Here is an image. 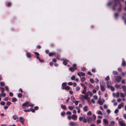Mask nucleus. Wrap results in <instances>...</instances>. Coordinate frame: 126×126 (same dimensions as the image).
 <instances>
[{
    "label": "nucleus",
    "mask_w": 126,
    "mask_h": 126,
    "mask_svg": "<svg viewBox=\"0 0 126 126\" xmlns=\"http://www.w3.org/2000/svg\"><path fill=\"white\" fill-rule=\"evenodd\" d=\"M117 0H113V1L110 2L107 4L108 6H111L113 10H115V8L117 5Z\"/></svg>",
    "instance_id": "obj_1"
},
{
    "label": "nucleus",
    "mask_w": 126,
    "mask_h": 126,
    "mask_svg": "<svg viewBox=\"0 0 126 126\" xmlns=\"http://www.w3.org/2000/svg\"><path fill=\"white\" fill-rule=\"evenodd\" d=\"M101 90L102 92L105 91V89L106 86L105 83L102 80L100 81Z\"/></svg>",
    "instance_id": "obj_2"
},
{
    "label": "nucleus",
    "mask_w": 126,
    "mask_h": 126,
    "mask_svg": "<svg viewBox=\"0 0 126 126\" xmlns=\"http://www.w3.org/2000/svg\"><path fill=\"white\" fill-rule=\"evenodd\" d=\"M70 126H78L79 125L77 123H75L73 122H70L69 123Z\"/></svg>",
    "instance_id": "obj_3"
},
{
    "label": "nucleus",
    "mask_w": 126,
    "mask_h": 126,
    "mask_svg": "<svg viewBox=\"0 0 126 126\" xmlns=\"http://www.w3.org/2000/svg\"><path fill=\"white\" fill-rule=\"evenodd\" d=\"M107 87L108 88H110L111 90L112 91H113L114 90V89L113 87L109 85V82H107Z\"/></svg>",
    "instance_id": "obj_4"
},
{
    "label": "nucleus",
    "mask_w": 126,
    "mask_h": 126,
    "mask_svg": "<svg viewBox=\"0 0 126 126\" xmlns=\"http://www.w3.org/2000/svg\"><path fill=\"white\" fill-rule=\"evenodd\" d=\"M121 77L120 76H117L116 77V80L118 82H119L121 80Z\"/></svg>",
    "instance_id": "obj_5"
},
{
    "label": "nucleus",
    "mask_w": 126,
    "mask_h": 126,
    "mask_svg": "<svg viewBox=\"0 0 126 126\" xmlns=\"http://www.w3.org/2000/svg\"><path fill=\"white\" fill-rule=\"evenodd\" d=\"M77 116L76 115L73 114L72 116V119L74 120H76L77 119Z\"/></svg>",
    "instance_id": "obj_6"
},
{
    "label": "nucleus",
    "mask_w": 126,
    "mask_h": 126,
    "mask_svg": "<svg viewBox=\"0 0 126 126\" xmlns=\"http://www.w3.org/2000/svg\"><path fill=\"white\" fill-rule=\"evenodd\" d=\"M67 84L65 82H64L62 84V88L63 90H64V87H65V86Z\"/></svg>",
    "instance_id": "obj_7"
},
{
    "label": "nucleus",
    "mask_w": 126,
    "mask_h": 126,
    "mask_svg": "<svg viewBox=\"0 0 126 126\" xmlns=\"http://www.w3.org/2000/svg\"><path fill=\"white\" fill-rule=\"evenodd\" d=\"M119 125L121 126H126V124L125 123H123V122L121 121L119 122Z\"/></svg>",
    "instance_id": "obj_8"
},
{
    "label": "nucleus",
    "mask_w": 126,
    "mask_h": 126,
    "mask_svg": "<svg viewBox=\"0 0 126 126\" xmlns=\"http://www.w3.org/2000/svg\"><path fill=\"white\" fill-rule=\"evenodd\" d=\"M85 95V96L86 97V99H89V98H88V96H89V92H88H88H86L85 94H84Z\"/></svg>",
    "instance_id": "obj_9"
},
{
    "label": "nucleus",
    "mask_w": 126,
    "mask_h": 126,
    "mask_svg": "<svg viewBox=\"0 0 126 126\" xmlns=\"http://www.w3.org/2000/svg\"><path fill=\"white\" fill-rule=\"evenodd\" d=\"M103 122L104 123L105 125H108V121L107 120L105 119H103Z\"/></svg>",
    "instance_id": "obj_10"
},
{
    "label": "nucleus",
    "mask_w": 126,
    "mask_h": 126,
    "mask_svg": "<svg viewBox=\"0 0 126 126\" xmlns=\"http://www.w3.org/2000/svg\"><path fill=\"white\" fill-rule=\"evenodd\" d=\"M19 119L21 123L22 124H24V118L21 117H20Z\"/></svg>",
    "instance_id": "obj_11"
},
{
    "label": "nucleus",
    "mask_w": 126,
    "mask_h": 126,
    "mask_svg": "<svg viewBox=\"0 0 126 126\" xmlns=\"http://www.w3.org/2000/svg\"><path fill=\"white\" fill-rule=\"evenodd\" d=\"M124 105V104L123 103H121L120 104L118 105V108L119 109H120Z\"/></svg>",
    "instance_id": "obj_12"
},
{
    "label": "nucleus",
    "mask_w": 126,
    "mask_h": 126,
    "mask_svg": "<svg viewBox=\"0 0 126 126\" xmlns=\"http://www.w3.org/2000/svg\"><path fill=\"white\" fill-rule=\"evenodd\" d=\"M87 90V87H84V89L83 90V91L82 92V93L84 94L86 93Z\"/></svg>",
    "instance_id": "obj_13"
},
{
    "label": "nucleus",
    "mask_w": 126,
    "mask_h": 126,
    "mask_svg": "<svg viewBox=\"0 0 126 126\" xmlns=\"http://www.w3.org/2000/svg\"><path fill=\"white\" fill-rule=\"evenodd\" d=\"M122 65L124 66H126V63L125 61L123 59L122 60Z\"/></svg>",
    "instance_id": "obj_14"
},
{
    "label": "nucleus",
    "mask_w": 126,
    "mask_h": 126,
    "mask_svg": "<svg viewBox=\"0 0 126 126\" xmlns=\"http://www.w3.org/2000/svg\"><path fill=\"white\" fill-rule=\"evenodd\" d=\"M122 6L120 4V6L119 7L118 9V12H120L121 11L122 9Z\"/></svg>",
    "instance_id": "obj_15"
},
{
    "label": "nucleus",
    "mask_w": 126,
    "mask_h": 126,
    "mask_svg": "<svg viewBox=\"0 0 126 126\" xmlns=\"http://www.w3.org/2000/svg\"><path fill=\"white\" fill-rule=\"evenodd\" d=\"M18 116L17 115H15L13 116V118L14 119L16 120L18 118Z\"/></svg>",
    "instance_id": "obj_16"
},
{
    "label": "nucleus",
    "mask_w": 126,
    "mask_h": 126,
    "mask_svg": "<svg viewBox=\"0 0 126 126\" xmlns=\"http://www.w3.org/2000/svg\"><path fill=\"white\" fill-rule=\"evenodd\" d=\"M83 110L84 111L86 112L88 110V107L86 106L83 108Z\"/></svg>",
    "instance_id": "obj_17"
},
{
    "label": "nucleus",
    "mask_w": 126,
    "mask_h": 126,
    "mask_svg": "<svg viewBox=\"0 0 126 126\" xmlns=\"http://www.w3.org/2000/svg\"><path fill=\"white\" fill-rule=\"evenodd\" d=\"M61 107L62 109L64 110H65L66 108V106L63 104L61 105Z\"/></svg>",
    "instance_id": "obj_18"
},
{
    "label": "nucleus",
    "mask_w": 126,
    "mask_h": 126,
    "mask_svg": "<svg viewBox=\"0 0 126 126\" xmlns=\"http://www.w3.org/2000/svg\"><path fill=\"white\" fill-rule=\"evenodd\" d=\"M29 103V102H26L24 103L22 105V106L23 107H25Z\"/></svg>",
    "instance_id": "obj_19"
},
{
    "label": "nucleus",
    "mask_w": 126,
    "mask_h": 126,
    "mask_svg": "<svg viewBox=\"0 0 126 126\" xmlns=\"http://www.w3.org/2000/svg\"><path fill=\"white\" fill-rule=\"evenodd\" d=\"M69 70L71 71L72 72H73L75 70L74 68L72 67H71L69 68Z\"/></svg>",
    "instance_id": "obj_20"
},
{
    "label": "nucleus",
    "mask_w": 126,
    "mask_h": 126,
    "mask_svg": "<svg viewBox=\"0 0 126 126\" xmlns=\"http://www.w3.org/2000/svg\"><path fill=\"white\" fill-rule=\"evenodd\" d=\"M87 119L88 120V122L92 121V119L91 117H88L87 118Z\"/></svg>",
    "instance_id": "obj_21"
},
{
    "label": "nucleus",
    "mask_w": 126,
    "mask_h": 126,
    "mask_svg": "<svg viewBox=\"0 0 126 126\" xmlns=\"http://www.w3.org/2000/svg\"><path fill=\"white\" fill-rule=\"evenodd\" d=\"M26 56L28 58H30L31 57V55L30 53L29 52H27L26 53Z\"/></svg>",
    "instance_id": "obj_22"
},
{
    "label": "nucleus",
    "mask_w": 126,
    "mask_h": 126,
    "mask_svg": "<svg viewBox=\"0 0 126 126\" xmlns=\"http://www.w3.org/2000/svg\"><path fill=\"white\" fill-rule=\"evenodd\" d=\"M71 99L73 103L75 102V98L74 97L72 96L71 97Z\"/></svg>",
    "instance_id": "obj_23"
},
{
    "label": "nucleus",
    "mask_w": 126,
    "mask_h": 126,
    "mask_svg": "<svg viewBox=\"0 0 126 126\" xmlns=\"http://www.w3.org/2000/svg\"><path fill=\"white\" fill-rule=\"evenodd\" d=\"M17 99L16 98H12V101L13 102H15L17 101Z\"/></svg>",
    "instance_id": "obj_24"
},
{
    "label": "nucleus",
    "mask_w": 126,
    "mask_h": 126,
    "mask_svg": "<svg viewBox=\"0 0 126 126\" xmlns=\"http://www.w3.org/2000/svg\"><path fill=\"white\" fill-rule=\"evenodd\" d=\"M98 102V103L100 105H102L103 104V102L101 100H99Z\"/></svg>",
    "instance_id": "obj_25"
},
{
    "label": "nucleus",
    "mask_w": 126,
    "mask_h": 126,
    "mask_svg": "<svg viewBox=\"0 0 126 126\" xmlns=\"http://www.w3.org/2000/svg\"><path fill=\"white\" fill-rule=\"evenodd\" d=\"M120 95L121 97H125V95L124 94L122 93H120Z\"/></svg>",
    "instance_id": "obj_26"
},
{
    "label": "nucleus",
    "mask_w": 126,
    "mask_h": 126,
    "mask_svg": "<svg viewBox=\"0 0 126 126\" xmlns=\"http://www.w3.org/2000/svg\"><path fill=\"white\" fill-rule=\"evenodd\" d=\"M125 18H126V13L124 14L122 17V18L123 19H124Z\"/></svg>",
    "instance_id": "obj_27"
},
{
    "label": "nucleus",
    "mask_w": 126,
    "mask_h": 126,
    "mask_svg": "<svg viewBox=\"0 0 126 126\" xmlns=\"http://www.w3.org/2000/svg\"><path fill=\"white\" fill-rule=\"evenodd\" d=\"M68 109L71 110H73L74 108L72 107L71 106H69L68 107Z\"/></svg>",
    "instance_id": "obj_28"
},
{
    "label": "nucleus",
    "mask_w": 126,
    "mask_h": 126,
    "mask_svg": "<svg viewBox=\"0 0 126 126\" xmlns=\"http://www.w3.org/2000/svg\"><path fill=\"white\" fill-rule=\"evenodd\" d=\"M67 61L65 60L63 62V64L64 65H66L67 64Z\"/></svg>",
    "instance_id": "obj_29"
},
{
    "label": "nucleus",
    "mask_w": 126,
    "mask_h": 126,
    "mask_svg": "<svg viewBox=\"0 0 126 126\" xmlns=\"http://www.w3.org/2000/svg\"><path fill=\"white\" fill-rule=\"evenodd\" d=\"M110 79V78L109 77V76H107L106 77V78H105V79L106 80H107V82H109L108 81Z\"/></svg>",
    "instance_id": "obj_30"
},
{
    "label": "nucleus",
    "mask_w": 126,
    "mask_h": 126,
    "mask_svg": "<svg viewBox=\"0 0 126 126\" xmlns=\"http://www.w3.org/2000/svg\"><path fill=\"white\" fill-rule=\"evenodd\" d=\"M64 89L67 90H69L70 89V87L69 86H66L64 88Z\"/></svg>",
    "instance_id": "obj_31"
},
{
    "label": "nucleus",
    "mask_w": 126,
    "mask_h": 126,
    "mask_svg": "<svg viewBox=\"0 0 126 126\" xmlns=\"http://www.w3.org/2000/svg\"><path fill=\"white\" fill-rule=\"evenodd\" d=\"M118 74L117 72L116 71H113V74L114 75H117Z\"/></svg>",
    "instance_id": "obj_32"
},
{
    "label": "nucleus",
    "mask_w": 126,
    "mask_h": 126,
    "mask_svg": "<svg viewBox=\"0 0 126 126\" xmlns=\"http://www.w3.org/2000/svg\"><path fill=\"white\" fill-rule=\"evenodd\" d=\"M87 114L88 115H92V113L91 111H89L87 113Z\"/></svg>",
    "instance_id": "obj_33"
},
{
    "label": "nucleus",
    "mask_w": 126,
    "mask_h": 126,
    "mask_svg": "<svg viewBox=\"0 0 126 126\" xmlns=\"http://www.w3.org/2000/svg\"><path fill=\"white\" fill-rule=\"evenodd\" d=\"M115 123L114 121H112L110 122V125L113 126L114 124Z\"/></svg>",
    "instance_id": "obj_34"
},
{
    "label": "nucleus",
    "mask_w": 126,
    "mask_h": 126,
    "mask_svg": "<svg viewBox=\"0 0 126 126\" xmlns=\"http://www.w3.org/2000/svg\"><path fill=\"white\" fill-rule=\"evenodd\" d=\"M90 81L92 83H93L94 82V80L93 79H90Z\"/></svg>",
    "instance_id": "obj_35"
},
{
    "label": "nucleus",
    "mask_w": 126,
    "mask_h": 126,
    "mask_svg": "<svg viewBox=\"0 0 126 126\" xmlns=\"http://www.w3.org/2000/svg\"><path fill=\"white\" fill-rule=\"evenodd\" d=\"M80 88L79 86H77L76 88V91H78L80 90Z\"/></svg>",
    "instance_id": "obj_36"
},
{
    "label": "nucleus",
    "mask_w": 126,
    "mask_h": 126,
    "mask_svg": "<svg viewBox=\"0 0 126 126\" xmlns=\"http://www.w3.org/2000/svg\"><path fill=\"white\" fill-rule=\"evenodd\" d=\"M4 82H0V85L1 86H4Z\"/></svg>",
    "instance_id": "obj_37"
},
{
    "label": "nucleus",
    "mask_w": 126,
    "mask_h": 126,
    "mask_svg": "<svg viewBox=\"0 0 126 126\" xmlns=\"http://www.w3.org/2000/svg\"><path fill=\"white\" fill-rule=\"evenodd\" d=\"M97 114H100V115H102V114H103L102 112L100 110H99L98 111V113H97Z\"/></svg>",
    "instance_id": "obj_38"
},
{
    "label": "nucleus",
    "mask_w": 126,
    "mask_h": 126,
    "mask_svg": "<svg viewBox=\"0 0 126 126\" xmlns=\"http://www.w3.org/2000/svg\"><path fill=\"white\" fill-rule=\"evenodd\" d=\"M5 89L6 91H8V92H9V88L7 86H5Z\"/></svg>",
    "instance_id": "obj_39"
},
{
    "label": "nucleus",
    "mask_w": 126,
    "mask_h": 126,
    "mask_svg": "<svg viewBox=\"0 0 126 126\" xmlns=\"http://www.w3.org/2000/svg\"><path fill=\"white\" fill-rule=\"evenodd\" d=\"M119 16L118 14L117 13H116L114 15V17L115 18H117Z\"/></svg>",
    "instance_id": "obj_40"
},
{
    "label": "nucleus",
    "mask_w": 126,
    "mask_h": 126,
    "mask_svg": "<svg viewBox=\"0 0 126 126\" xmlns=\"http://www.w3.org/2000/svg\"><path fill=\"white\" fill-rule=\"evenodd\" d=\"M22 96V94L21 93H19L18 94V97L20 98Z\"/></svg>",
    "instance_id": "obj_41"
},
{
    "label": "nucleus",
    "mask_w": 126,
    "mask_h": 126,
    "mask_svg": "<svg viewBox=\"0 0 126 126\" xmlns=\"http://www.w3.org/2000/svg\"><path fill=\"white\" fill-rule=\"evenodd\" d=\"M1 94V96L3 97H5L6 96V94L4 93H2Z\"/></svg>",
    "instance_id": "obj_42"
},
{
    "label": "nucleus",
    "mask_w": 126,
    "mask_h": 126,
    "mask_svg": "<svg viewBox=\"0 0 126 126\" xmlns=\"http://www.w3.org/2000/svg\"><path fill=\"white\" fill-rule=\"evenodd\" d=\"M88 92H89V94L90 96H91L93 95V94L92 92L89 91H88Z\"/></svg>",
    "instance_id": "obj_43"
},
{
    "label": "nucleus",
    "mask_w": 126,
    "mask_h": 126,
    "mask_svg": "<svg viewBox=\"0 0 126 126\" xmlns=\"http://www.w3.org/2000/svg\"><path fill=\"white\" fill-rule=\"evenodd\" d=\"M85 80V78L84 77H83L81 79V80L83 82Z\"/></svg>",
    "instance_id": "obj_44"
},
{
    "label": "nucleus",
    "mask_w": 126,
    "mask_h": 126,
    "mask_svg": "<svg viewBox=\"0 0 126 126\" xmlns=\"http://www.w3.org/2000/svg\"><path fill=\"white\" fill-rule=\"evenodd\" d=\"M93 97L94 99L95 100L97 99L98 98L97 96L96 95H94L93 96Z\"/></svg>",
    "instance_id": "obj_45"
},
{
    "label": "nucleus",
    "mask_w": 126,
    "mask_h": 126,
    "mask_svg": "<svg viewBox=\"0 0 126 126\" xmlns=\"http://www.w3.org/2000/svg\"><path fill=\"white\" fill-rule=\"evenodd\" d=\"M122 88L123 90L124 91L126 90V86H123L122 87Z\"/></svg>",
    "instance_id": "obj_46"
},
{
    "label": "nucleus",
    "mask_w": 126,
    "mask_h": 126,
    "mask_svg": "<svg viewBox=\"0 0 126 126\" xmlns=\"http://www.w3.org/2000/svg\"><path fill=\"white\" fill-rule=\"evenodd\" d=\"M24 111L25 112H30L31 111L30 109L29 110H24Z\"/></svg>",
    "instance_id": "obj_47"
},
{
    "label": "nucleus",
    "mask_w": 126,
    "mask_h": 126,
    "mask_svg": "<svg viewBox=\"0 0 126 126\" xmlns=\"http://www.w3.org/2000/svg\"><path fill=\"white\" fill-rule=\"evenodd\" d=\"M11 104V102H7L6 103V104L8 105L9 106Z\"/></svg>",
    "instance_id": "obj_48"
},
{
    "label": "nucleus",
    "mask_w": 126,
    "mask_h": 126,
    "mask_svg": "<svg viewBox=\"0 0 126 126\" xmlns=\"http://www.w3.org/2000/svg\"><path fill=\"white\" fill-rule=\"evenodd\" d=\"M83 122L86 123L87 122V120L85 118H84L83 121Z\"/></svg>",
    "instance_id": "obj_49"
},
{
    "label": "nucleus",
    "mask_w": 126,
    "mask_h": 126,
    "mask_svg": "<svg viewBox=\"0 0 126 126\" xmlns=\"http://www.w3.org/2000/svg\"><path fill=\"white\" fill-rule=\"evenodd\" d=\"M80 73L82 76H84L85 75V74L84 73L82 72H80Z\"/></svg>",
    "instance_id": "obj_50"
},
{
    "label": "nucleus",
    "mask_w": 126,
    "mask_h": 126,
    "mask_svg": "<svg viewBox=\"0 0 126 126\" xmlns=\"http://www.w3.org/2000/svg\"><path fill=\"white\" fill-rule=\"evenodd\" d=\"M9 95L10 96L12 97L13 96V94L12 92H10L9 93Z\"/></svg>",
    "instance_id": "obj_51"
},
{
    "label": "nucleus",
    "mask_w": 126,
    "mask_h": 126,
    "mask_svg": "<svg viewBox=\"0 0 126 126\" xmlns=\"http://www.w3.org/2000/svg\"><path fill=\"white\" fill-rule=\"evenodd\" d=\"M66 114L67 115H71V113L70 111H68L67 112Z\"/></svg>",
    "instance_id": "obj_52"
},
{
    "label": "nucleus",
    "mask_w": 126,
    "mask_h": 126,
    "mask_svg": "<svg viewBox=\"0 0 126 126\" xmlns=\"http://www.w3.org/2000/svg\"><path fill=\"white\" fill-rule=\"evenodd\" d=\"M75 76H72L71 78V79L72 80H74L75 79Z\"/></svg>",
    "instance_id": "obj_53"
},
{
    "label": "nucleus",
    "mask_w": 126,
    "mask_h": 126,
    "mask_svg": "<svg viewBox=\"0 0 126 126\" xmlns=\"http://www.w3.org/2000/svg\"><path fill=\"white\" fill-rule=\"evenodd\" d=\"M119 93L118 92H117L116 94V96L117 97H118L119 96Z\"/></svg>",
    "instance_id": "obj_54"
},
{
    "label": "nucleus",
    "mask_w": 126,
    "mask_h": 126,
    "mask_svg": "<svg viewBox=\"0 0 126 126\" xmlns=\"http://www.w3.org/2000/svg\"><path fill=\"white\" fill-rule=\"evenodd\" d=\"M107 112L108 114H109L110 112V110L108 109L107 110Z\"/></svg>",
    "instance_id": "obj_55"
},
{
    "label": "nucleus",
    "mask_w": 126,
    "mask_h": 126,
    "mask_svg": "<svg viewBox=\"0 0 126 126\" xmlns=\"http://www.w3.org/2000/svg\"><path fill=\"white\" fill-rule=\"evenodd\" d=\"M31 111L32 112H34L35 110V109H32L31 108L30 109Z\"/></svg>",
    "instance_id": "obj_56"
},
{
    "label": "nucleus",
    "mask_w": 126,
    "mask_h": 126,
    "mask_svg": "<svg viewBox=\"0 0 126 126\" xmlns=\"http://www.w3.org/2000/svg\"><path fill=\"white\" fill-rule=\"evenodd\" d=\"M4 88H2L1 89V93H3L4 91Z\"/></svg>",
    "instance_id": "obj_57"
},
{
    "label": "nucleus",
    "mask_w": 126,
    "mask_h": 126,
    "mask_svg": "<svg viewBox=\"0 0 126 126\" xmlns=\"http://www.w3.org/2000/svg\"><path fill=\"white\" fill-rule=\"evenodd\" d=\"M0 104L1 105H4L5 104V103L4 102L2 101L0 102Z\"/></svg>",
    "instance_id": "obj_58"
},
{
    "label": "nucleus",
    "mask_w": 126,
    "mask_h": 126,
    "mask_svg": "<svg viewBox=\"0 0 126 126\" xmlns=\"http://www.w3.org/2000/svg\"><path fill=\"white\" fill-rule=\"evenodd\" d=\"M118 111L119 110L118 109H116L115 110L114 112L115 113H117L118 112Z\"/></svg>",
    "instance_id": "obj_59"
},
{
    "label": "nucleus",
    "mask_w": 126,
    "mask_h": 126,
    "mask_svg": "<svg viewBox=\"0 0 126 126\" xmlns=\"http://www.w3.org/2000/svg\"><path fill=\"white\" fill-rule=\"evenodd\" d=\"M80 85L82 87H83L84 88V87H86L83 83H80Z\"/></svg>",
    "instance_id": "obj_60"
},
{
    "label": "nucleus",
    "mask_w": 126,
    "mask_h": 126,
    "mask_svg": "<svg viewBox=\"0 0 126 126\" xmlns=\"http://www.w3.org/2000/svg\"><path fill=\"white\" fill-rule=\"evenodd\" d=\"M83 118L82 117H80L79 118V120L80 121H82L83 120Z\"/></svg>",
    "instance_id": "obj_61"
},
{
    "label": "nucleus",
    "mask_w": 126,
    "mask_h": 126,
    "mask_svg": "<svg viewBox=\"0 0 126 126\" xmlns=\"http://www.w3.org/2000/svg\"><path fill=\"white\" fill-rule=\"evenodd\" d=\"M101 122V121L100 120H98L97 121V124H99Z\"/></svg>",
    "instance_id": "obj_62"
},
{
    "label": "nucleus",
    "mask_w": 126,
    "mask_h": 126,
    "mask_svg": "<svg viewBox=\"0 0 126 126\" xmlns=\"http://www.w3.org/2000/svg\"><path fill=\"white\" fill-rule=\"evenodd\" d=\"M65 112H62L61 113V115L62 116H64V115L65 114Z\"/></svg>",
    "instance_id": "obj_63"
},
{
    "label": "nucleus",
    "mask_w": 126,
    "mask_h": 126,
    "mask_svg": "<svg viewBox=\"0 0 126 126\" xmlns=\"http://www.w3.org/2000/svg\"><path fill=\"white\" fill-rule=\"evenodd\" d=\"M68 84L69 85H73V83L71 82H69L68 83Z\"/></svg>",
    "instance_id": "obj_64"
}]
</instances>
